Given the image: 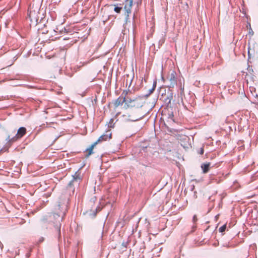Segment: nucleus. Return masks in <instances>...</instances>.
Instances as JSON below:
<instances>
[{"instance_id": "obj_1", "label": "nucleus", "mask_w": 258, "mask_h": 258, "mask_svg": "<svg viewBox=\"0 0 258 258\" xmlns=\"http://www.w3.org/2000/svg\"><path fill=\"white\" fill-rule=\"evenodd\" d=\"M129 93L126 95V99L125 103L123 104V108L125 109L128 108H133L132 112L130 113H126L124 114V116L128 117V119L131 121H136L142 118L145 115V111H143L142 108L144 104V101L141 97L131 98L130 95L131 92L129 91Z\"/></svg>"}, {"instance_id": "obj_2", "label": "nucleus", "mask_w": 258, "mask_h": 258, "mask_svg": "<svg viewBox=\"0 0 258 258\" xmlns=\"http://www.w3.org/2000/svg\"><path fill=\"white\" fill-rule=\"evenodd\" d=\"M26 131L25 127H21L18 129L16 135L14 137L10 138V136H9L6 139L7 142L6 147H10L14 143L21 139L26 134Z\"/></svg>"}, {"instance_id": "obj_3", "label": "nucleus", "mask_w": 258, "mask_h": 258, "mask_svg": "<svg viewBox=\"0 0 258 258\" xmlns=\"http://www.w3.org/2000/svg\"><path fill=\"white\" fill-rule=\"evenodd\" d=\"M176 76V73L173 70H170L168 73L166 79H165L163 77H162V79L163 82H165L166 80L169 82V84L168 85V87L173 88L177 84Z\"/></svg>"}, {"instance_id": "obj_4", "label": "nucleus", "mask_w": 258, "mask_h": 258, "mask_svg": "<svg viewBox=\"0 0 258 258\" xmlns=\"http://www.w3.org/2000/svg\"><path fill=\"white\" fill-rule=\"evenodd\" d=\"M129 91L123 90L121 95L113 102L114 108H117L119 106L125 103V99H126V95L128 94Z\"/></svg>"}, {"instance_id": "obj_5", "label": "nucleus", "mask_w": 258, "mask_h": 258, "mask_svg": "<svg viewBox=\"0 0 258 258\" xmlns=\"http://www.w3.org/2000/svg\"><path fill=\"white\" fill-rule=\"evenodd\" d=\"M111 138V133L109 131L106 132L105 134L101 136L95 142L97 143V145L103 141H106L107 140H109Z\"/></svg>"}, {"instance_id": "obj_6", "label": "nucleus", "mask_w": 258, "mask_h": 258, "mask_svg": "<svg viewBox=\"0 0 258 258\" xmlns=\"http://www.w3.org/2000/svg\"><path fill=\"white\" fill-rule=\"evenodd\" d=\"M124 9L126 12V15L129 16L132 12V8L133 4V0H126Z\"/></svg>"}, {"instance_id": "obj_7", "label": "nucleus", "mask_w": 258, "mask_h": 258, "mask_svg": "<svg viewBox=\"0 0 258 258\" xmlns=\"http://www.w3.org/2000/svg\"><path fill=\"white\" fill-rule=\"evenodd\" d=\"M81 180L82 179L81 178L80 174L76 173L75 175L73 176V179L69 182L68 186L71 187L72 186L74 185V183L75 182H76L78 184H79Z\"/></svg>"}, {"instance_id": "obj_8", "label": "nucleus", "mask_w": 258, "mask_h": 258, "mask_svg": "<svg viewBox=\"0 0 258 258\" xmlns=\"http://www.w3.org/2000/svg\"><path fill=\"white\" fill-rule=\"evenodd\" d=\"M29 17L31 21H34L37 22L39 19V17L38 16V12L34 10H30L29 12Z\"/></svg>"}, {"instance_id": "obj_9", "label": "nucleus", "mask_w": 258, "mask_h": 258, "mask_svg": "<svg viewBox=\"0 0 258 258\" xmlns=\"http://www.w3.org/2000/svg\"><path fill=\"white\" fill-rule=\"evenodd\" d=\"M96 145L97 143H94L89 148L85 150V158H88L91 155H92L93 153V149L94 147L96 146Z\"/></svg>"}, {"instance_id": "obj_10", "label": "nucleus", "mask_w": 258, "mask_h": 258, "mask_svg": "<svg viewBox=\"0 0 258 258\" xmlns=\"http://www.w3.org/2000/svg\"><path fill=\"white\" fill-rule=\"evenodd\" d=\"M210 163H204L202 164L201 168L204 173H206L209 172L210 168Z\"/></svg>"}, {"instance_id": "obj_11", "label": "nucleus", "mask_w": 258, "mask_h": 258, "mask_svg": "<svg viewBox=\"0 0 258 258\" xmlns=\"http://www.w3.org/2000/svg\"><path fill=\"white\" fill-rule=\"evenodd\" d=\"M114 7V11L118 14H119L122 9V4H115L113 5Z\"/></svg>"}, {"instance_id": "obj_12", "label": "nucleus", "mask_w": 258, "mask_h": 258, "mask_svg": "<svg viewBox=\"0 0 258 258\" xmlns=\"http://www.w3.org/2000/svg\"><path fill=\"white\" fill-rule=\"evenodd\" d=\"M249 27V32H248V33L249 34L251 35H253V32L251 28V26H250V24L249 23H248L247 25V28H248Z\"/></svg>"}, {"instance_id": "obj_13", "label": "nucleus", "mask_w": 258, "mask_h": 258, "mask_svg": "<svg viewBox=\"0 0 258 258\" xmlns=\"http://www.w3.org/2000/svg\"><path fill=\"white\" fill-rule=\"evenodd\" d=\"M226 228V225L225 224V225H223V226H222L221 227H220L219 229V231L220 232H223L225 231V229Z\"/></svg>"}, {"instance_id": "obj_14", "label": "nucleus", "mask_w": 258, "mask_h": 258, "mask_svg": "<svg viewBox=\"0 0 258 258\" xmlns=\"http://www.w3.org/2000/svg\"><path fill=\"white\" fill-rule=\"evenodd\" d=\"M252 51H253V50L251 48H250L249 47L248 48V58H250L252 56V55L253 54Z\"/></svg>"}, {"instance_id": "obj_15", "label": "nucleus", "mask_w": 258, "mask_h": 258, "mask_svg": "<svg viewBox=\"0 0 258 258\" xmlns=\"http://www.w3.org/2000/svg\"><path fill=\"white\" fill-rule=\"evenodd\" d=\"M198 220V218L196 215H194L192 218V221L194 223H196Z\"/></svg>"}, {"instance_id": "obj_16", "label": "nucleus", "mask_w": 258, "mask_h": 258, "mask_svg": "<svg viewBox=\"0 0 258 258\" xmlns=\"http://www.w3.org/2000/svg\"><path fill=\"white\" fill-rule=\"evenodd\" d=\"M113 121H114V119H112H112H111L110 120V121H109V126H110V127H112V126H111V124L113 122Z\"/></svg>"}, {"instance_id": "obj_17", "label": "nucleus", "mask_w": 258, "mask_h": 258, "mask_svg": "<svg viewBox=\"0 0 258 258\" xmlns=\"http://www.w3.org/2000/svg\"><path fill=\"white\" fill-rule=\"evenodd\" d=\"M204 153V149L203 148H201V151H200V154H203Z\"/></svg>"}, {"instance_id": "obj_18", "label": "nucleus", "mask_w": 258, "mask_h": 258, "mask_svg": "<svg viewBox=\"0 0 258 258\" xmlns=\"http://www.w3.org/2000/svg\"><path fill=\"white\" fill-rule=\"evenodd\" d=\"M155 87H156V84H155L154 85L153 88V89H152V91H153V90H155Z\"/></svg>"}, {"instance_id": "obj_19", "label": "nucleus", "mask_w": 258, "mask_h": 258, "mask_svg": "<svg viewBox=\"0 0 258 258\" xmlns=\"http://www.w3.org/2000/svg\"><path fill=\"white\" fill-rule=\"evenodd\" d=\"M58 38V37H55V39H57V38Z\"/></svg>"}, {"instance_id": "obj_20", "label": "nucleus", "mask_w": 258, "mask_h": 258, "mask_svg": "<svg viewBox=\"0 0 258 258\" xmlns=\"http://www.w3.org/2000/svg\"><path fill=\"white\" fill-rule=\"evenodd\" d=\"M171 116H172V117H173V114L172 113V114H171Z\"/></svg>"}]
</instances>
